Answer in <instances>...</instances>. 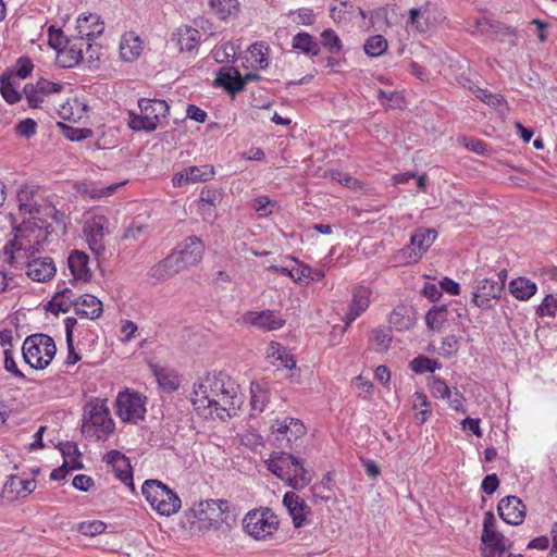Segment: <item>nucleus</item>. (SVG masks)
Segmentation results:
<instances>
[{
	"label": "nucleus",
	"mask_w": 557,
	"mask_h": 557,
	"mask_svg": "<svg viewBox=\"0 0 557 557\" xmlns=\"http://www.w3.org/2000/svg\"><path fill=\"white\" fill-rule=\"evenodd\" d=\"M214 85L223 87L231 95H235L243 90L242 74L234 66H224L214 79Z\"/></svg>",
	"instance_id": "26"
},
{
	"label": "nucleus",
	"mask_w": 557,
	"mask_h": 557,
	"mask_svg": "<svg viewBox=\"0 0 557 557\" xmlns=\"http://www.w3.org/2000/svg\"><path fill=\"white\" fill-rule=\"evenodd\" d=\"M387 49V40L381 36L375 35L368 38L364 44V52L370 57H379Z\"/></svg>",
	"instance_id": "45"
},
{
	"label": "nucleus",
	"mask_w": 557,
	"mask_h": 557,
	"mask_svg": "<svg viewBox=\"0 0 557 557\" xmlns=\"http://www.w3.org/2000/svg\"><path fill=\"white\" fill-rule=\"evenodd\" d=\"M536 314L540 318H555L557 314V295L548 294L536 308Z\"/></svg>",
	"instance_id": "47"
},
{
	"label": "nucleus",
	"mask_w": 557,
	"mask_h": 557,
	"mask_svg": "<svg viewBox=\"0 0 557 557\" xmlns=\"http://www.w3.org/2000/svg\"><path fill=\"white\" fill-rule=\"evenodd\" d=\"M268 49L263 42H256L250 46L249 51L252 58H255V62L261 67L264 69L268 66V59L264 57L263 49Z\"/></svg>",
	"instance_id": "58"
},
{
	"label": "nucleus",
	"mask_w": 557,
	"mask_h": 557,
	"mask_svg": "<svg viewBox=\"0 0 557 557\" xmlns=\"http://www.w3.org/2000/svg\"><path fill=\"white\" fill-rule=\"evenodd\" d=\"M440 367L441 366L436 361L425 356H418L414 359H412L409 363V368L411 369V371L419 374L424 372L433 373L436 369H440Z\"/></svg>",
	"instance_id": "46"
},
{
	"label": "nucleus",
	"mask_w": 557,
	"mask_h": 557,
	"mask_svg": "<svg viewBox=\"0 0 557 557\" xmlns=\"http://www.w3.org/2000/svg\"><path fill=\"white\" fill-rule=\"evenodd\" d=\"M74 310L83 318L95 320L102 313V302L96 296L86 294L77 298Z\"/></svg>",
	"instance_id": "29"
},
{
	"label": "nucleus",
	"mask_w": 557,
	"mask_h": 557,
	"mask_svg": "<svg viewBox=\"0 0 557 557\" xmlns=\"http://www.w3.org/2000/svg\"><path fill=\"white\" fill-rule=\"evenodd\" d=\"M4 355V369L15 375L16 377L24 379L25 375L21 372L15 363L11 349L5 348L2 350Z\"/></svg>",
	"instance_id": "59"
},
{
	"label": "nucleus",
	"mask_w": 557,
	"mask_h": 557,
	"mask_svg": "<svg viewBox=\"0 0 557 557\" xmlns=\"http://www.w3.org/2000/svg\"><path fill=\"white\" fill-rule=\"evenodd\" d=\"M436 236L437 233L433 228L416 230L410 237L409 245L397 252L396 259L405 264L418 262L434 243Z\"/></svg>",
	"instance_id": "8"
},
{
	"label": "nucleus",
	"mask_w": 557,
	"mask_h": 557,
	"mask_svg": "<svg viewBox=\"0 0 557 557\" xmlns=\"http://www.w3.org/2000/svg\"><path fill=\"white\" fill-rule=\"evenodd\" d=\"M297 17L294 20L297 24L300 25H312L315 21L314 13L311 9L302 8L299 9L297 12Z\"/></svg>",
	"instance_id": "64"
},
{
	"label": "nucleus",
	"mask_w": 557,
	"mask_h": 557,
	"mask_svg": "<svg viewBox=\"0 0 557 557\" xmlns=\"http://www.w3.org/2000/svg\"><path fill=\"white\" fill-rule=\"evenodd\" d=\"M141 493L150 506L162 516H172L181 508L180 497L159 480H146Z\"/></svg>",
	"instance_id": "5"
},
{
	"label": "nucleus",
	"mask_w": 557,
	"mask_h": 557,
	"mask_svg": "<svg viewBox=\"0 0 557 557\" xmlns=\"http://www.w3.org/2000/svg\"><path fill=\"white\" fill-rule=\"evenodd\" d=\"M447 321V309L446 306L434 307L429 310L425 315L426 325L431 330H440L443 324Z\"/></svg>",
	"instance_id": "43"
},
{
	"label": "nucleus",
	"mask_w": 557,
	"mask_h": 557,
	"mask_svg": "<svg viewBox=\"0 0 557 557\" xmlns=\"http://www.w3.org/2000/svg\"><path fill=\"white\" fill-rule=\"evenodd\" d=\"M89 257L81 251L73 250L67 258V265L73 275L72 282H88L91 278V271L88 267Z\"/></svg>",
	"instance_id": "24"
},
{
	"label": "nucleus",
	"mask_w": 557,
	"mask_h": 557,
	"mask_svg": "<svg viewBox=\"0 0 557 557\" xmlns=\"http://www.w3.org/2000/svg\"><path fill=\"white\" fill-rule=\"evenodd\" d=\"M243 523L245 531L256 540L272 535L278 528L277 516L270 508L249 511Z\"/></svg>",
	"instance_id": "6"
},
{
	"label": "nucleus",
	"mask_w": 557,
	"mask_h": 557,
	"mask_svg": "<svg viewBox=\"0 0 557 557\" xmlns=\"http://www.w3.org/2000/svg\"><path fill=\"white\" fill-rule=\"evenodd\" d=\"M63 38L62 32H60L58 37V44L54 45L55 48H59V53L57 57V61L62 67H73L84 60V51L83 48L77 46V44L72 45L69 48H60L62 45L61 39Z\"/></svg>",
	"instance_id": "30"
},
{
	"label": "nucleus",
	"mask_w": 557,
	"mask_h": 557,
	"mask_svg": "<svg viewBox=\"0 0 557 557\" xmlns=\"http://www.w3.org/2000/svg\"><path fill=\"white\" fill-rule=\"evenodd\" d=\"M332 479L331 475L327 473L323 476L322 481L319 483H315L311 487L312 493V499L314 503H318L320 500H329L332 497Z\"/></svg>",
	"instance_id": "41"
},
{
	"label": "nucleus",
	"mask_w": 557,
	"mask_h": 557,
	"mask_svg": "<svg viewBox=\"0 0 557 557\" xmlns=\"http://www.w3.org/2000/svg\"><path fill=\"white\" fill-rule=\"evenodd\" d=\"M37 123L33 119H25L16 125V132L26 138L36 133Z\"/></svg>",
	"instance_id": "62"
},
{
	"label": "nucleus",
	"mask_w": 557,
	"mask_h": 557,
	"mask_svg": "<svg viewBox=\"0 0 557 557\" xmlns=\"http://www.w3.org/2000/svg\"><path fill=\"white\" fill-rule=\"evenodd\" d=\"M222 200V191L216 188L203 187L200 191L199 201L201 203L200 210L203 216L214 215L212 208H215Z\"/></svg>",
	"instance_id": "38"
},
{
	"label": "nucleus",
	"mask_w": 557,
	"mask_h": 557,
	"mask_svg": "<svg viewBox=\"0 0 557 557\" xmlns=\"http://www.w3.org/2000/svg\"><path fill=\"white\" fill-rule=\"evenodd\" d=\"M283 505L292 517L295 528H301L307 523V518L311 515V508L302 498H300L299 495L294 492L285 493L283 497Z\"/></svg>",
	"instance_id": "17"
},
{
	"label": "nucleus",
	"mask_w": 557,
	"mask_h": 557,
	"mask_svg": "<svg viewBox=\"0 0 557 557\" xmlns=\"http://www.w3.org/2000/svg\"><path fill=\"white\" fill-rule=\"evenodd\" d=\"M173 251L177 255L183 267L187 269L202 260L205 244L199 237L189 236L177 244Z\"/></svg>",
	"instance_id": "12"
},
{
	"label": "nucleus",
	"mask_w": 557,
	"mask_h": 557,
	"mask_svg": "<svg viewBox=\"0 0 557 557\" xmlns=\"http://www.w3.org/2000/svg\"><path fill=\"white\" fill-rule=\"evenodd\" d=\"M284 481L294 490H302L311 482V475L298 459L296 465L290 469L289 475H286Z\"/></svg>",
	"instance_id": "37"
},
{
	"label": "nucleus",
	"mask_w": 557,
	"mask_h": 557,
	"mask_svg": "<svg viewBox=\"0 0 557 557\" xmlns=\"http://www.w3.org/2000/svg\"><path fill=\"white\" fill-rule=\"evenodd\" d=\"M244 320L246 323L263 331L278 330L285 324V320L271 310L248 311L244 314Z\"/></svg>",
	"instance_id": "20"
},
{
	"label": "nucleus",
	"mask_w": 557,
	"mask_h": 557,
	"mask_svg": "<svg viewBox=\"0 0 557 557\" xmlns=\"http://www.w3.org/2000/svg\"><path fill=\"white\" fill-rule=\"evenodd\" d=\"M372 338L376 344V350H386L391 344L392 335L388 330L375 329L372 331Z\"/></svg>",
	"instance_id": "56"
},
{
	"label": "nucleus",
	"mask_w": 557,
	"mask_h": 557,
	"mask_svg": "<svg viewBox=\"0 0 557 557\" xmlns=\"http://www.w3.org/2000/svg\"><path fill=\"white\" fill-rule=\"evenodd\" d=\"M103 460L112 467L115 476L134 491L133 472L128 458L119 450H110Z\"/></svg>",
	"instance_id": "18"
},
{
	"label": "nucleus",
	"mask_w": 557,
	"mask_h": 557,
	"mask_svg": "<svg viewBox=\"0 0 557 557\" xmlns=\"http://www.w3.org/2000/svg\"><path fill=\"white\" fill-rule=\"evenodd\" d=\"M158 383L161 387L166 388L168 391H175L180 382L177 380L176 375L163 373V372H157L156 373Z\"/></svg>",
	"instance_id": "60"
},
{
	"label": "nucleus",
	"mask_w": 557,
	"mask_h": 557,
	"mask_svg": "<svg viewBox=\"0 0 557 557\" xmlns=\"http://www.w3.org/2000/svg\"><path fill=\"white\" fill-rule=\"evenodd\" d=\"M143 51V41L135 33H126L120 41V54L126 62L136 60Z\"/></svg>",
	"instance_id": "32"
},
{
	"label": "nucleus",
	"mask_w": 557,
	"mask_h": 557,
	"mask_svg": "<svg viewBox=\"0 0 557 557\" xmlns=\"http://www.w3.org/2000/svg\"><path fill=\"white\" fill-rule=\"evenodd\" d=\"M32 253H34V245L20 227L16 228L14 238L4 246V261L13 265L21 259H27Z\"/></svg>",
	"instance_id": "13"
},
{
	"label": "nucleus",
	"mask_w": 557,
	"mask_h": 557,
	"mask_svg": "<svg viewBox=\"0 0 557 557\" xmlns=\"http://www.w3.org/2000/svg\"><path fill=\"white\" fill-rule=\"evenodd\" d=\"M17 201L20 211L23 214L33 215L34 212H38V209L35 208V203L33 202V190L28 187H23L17 191Z\"/></svg>",
	"instance_id": "44"
},
{
	"label": "nucleus",
	"mask_w": 557,
	"mask_h": 557,
	"mask_svg": "<svg viewBox=\"0 0 557 557\" xmlns=\"http://www.w3.org/2000/svg\"><path fill=\"white\" fill-rule=\"evenodd\" d=\"M184 270L185 268L177 258V255L172 251L169 256L150 268L149 275L152 278L163 282Z\"/></svg>",
	"instance_id": "21"
},
{
	"label": "nucleus",
	"mask_w": 557,
	"mask_h": 557,
	"mask_svg": "<svg viewBox=\"0 0 557 557\" xmlns=\"http://www.w3.org/2000/svg\"><path fill=\"white\" fill-rule=\"evenodd\" d=\"M499 517L508 524L519 525L525 517V506L517 496H507L498 503Z\"/></svg>",
	"instance_id": "15"
},
{
	"label": "nucleus",
	"mask_w": 557,
	"mask_h": 557,
	"mask_svg": "<svg viewBox=\"0 0 557 557\" xmlns=\"http://www.w3.org/2000/svg\"><path fill=\"white\" fill-rule=\"evenodd\" d=\"M55 265L51 258H34L27 262V275L37 282H46L55 274Z\"/></svg>",
	"instance_id": "25"
},
{
	"label": "nucleus",
	"mask_w": 557,
	"mask_h": 557,
	"mask_svg": "<svg viewBox=\"0 0 557 557\" xmlns=\"http://www.w3.org/2000/svg\"><path fill=\"white\" fill-rule=\"evenodd\" d=\"M298 458L287 453L273 454L268 462L269 470L281 480H285L289 475L293 466L296 465Z\"/></svg>",
	"instance_id": "31"
},
{
	"label": "nucleus",
	"mask_w": 557,
	"mask_h": 557,
	"mask_svg": "<svg viewBox=\"0 0 557 557\" xmlns=\"http://www.w3.org/2000/svg\"><path fill=\"white\" fill-rule=\"evenodd\" d=\"M63 85L53 83L45 78H40L36 84H26L23 92L27 99L29 107L38 108L44 101V97L50 94L60 92Z\"/></svg>",
	"instance_id": "14"
},
{
	"label": "nucleus",
	"mask_w": 557,
	"mask_h": 557,
	"mask_svg": "<svg viewBox=\"0 0 557 557\" xmlns=\"http://www.w3.org/2000/svg\"><path fill=\"white\" fill-rule=\"evenodd\" d=\"M429 387L435 398L446 399L451 397L450 388L441 377L432 376L429 382Z\"/></svg>",
	"instance_id": "50"
},
{
	"label": "nucleus",
	"mask_w": 557,
	"mask_h": 557,
	"mask_svg": "<svg viewBox=\"0 0 557 557\" xmlns=\"http://www.w3.org/2000/svg\"><path fill=\"white\" fill-rule=\"evenodd\" d=\"M214 176V169L212 165L206 164L201 166H189L184 171L176 173L173 178V185L181 187L187 184L198 182H207Z\"/></svg>",
	"instance_id": "19"
},
{
	"label": "nucleus",
	"mask_w": 557,
	"mask_h": 557,
	"mask_svg": "<svg viewBox=\"0 0 557 557\" xmlns=\"http://www.w3.org/2000/svg\"><path fill=\"white\" fill-rule=\"evenodd\" d=\"M107 525L102 521H85L79 523L78 531L81 534L86 536H96L104 532Z\"/></svg>",
	"instance_id": "52"
},
{
	"label": "nucleus",
	"mask_w": 557,
	"mask_h": 557,
	"mask_svg": "<svg viewBox=\"0 0 557 557\" xmlns=\"http://www.w3.org/2000/svg\"><path fill=\"white\" fill-rule=\"evenodd\" d=\"M139 113L129 111L128 126L133 131L152 132L169 113V104L161 99L141 98L138 100Z\"/></svg>",
	"instance_id": "3"
},
{
	"label": "nucleus",
	"mask_w": 557,
	"mask_h": 557,
	"mask_svg": "<svg viewBox=\"0 0 557 557\" xmlns=\"http://www.w3.org/2000/svg\"><path fill=\"white\" fill-rule=\"evenodd\" d=\"M174 37L180 51H191L200 41V32L196 28L184 25L176 29Z\"/></svg>",
	"instance_id": "34"
},
{
	"label": "nucleus",
	"mask_w": 557,
	"mask_h": 557,
	"mask_svg": "<svg viewBox=\"0 0 557 557\" xmlns=\"http://www.w3.org/2000/svg\"><path fill=\"white\" fill-rule=\"evenodd\" d=\"M77 298L71 288H63L59 290L53 298L48 302L47 310L58 313L67 312L72 307L75 308Z\"/></svg>",
	"instance_id": "35"
},
{
	"label": "nucleus",
	"mask_w": 557,
	"mask_h": 557,
	"mask_svg": "<svg viewBox=\"0 0 557 557\" xmlns=\"http://www.w3.org/2000/svg\"><path fill=\"white\" fill-rule=\"evenodd\" d=\"M508 289L516 299L527 301L536 294L537 286L533 281L519 276L509 282Z\"/></svg>",
	"instance_id": "33"
},
{
	"label": "nucleus",
	"mask_w": 557,
	"mask_h": 557,
	"mask_svg": "<svg viewBox=\"0 0 557 557\" xmlns=\"http://www.w3.org/2000/svg\"><path fill=\"white\" fill-rule=\"evenodd\" d=\"M114 430V422L107 406V399H92L84 408L82 432L97 440L106 438Z\"/></svg>",
	"instance_id": "2"
},
{
	"label": "nucleus",
	"mask_w": 557,
	"mask_h": 557,
	"mask_svg": "<svg viewBox=\"0 0 557 557\" xmlns=\"http://www.w3.org/2000/svg\"><path fill=\"white\" fill-rule=\"evenodd\" d=\"M211 11L221 20H225L237 9V0H210Z\"/></svg>",
	"instance_id": "42"
},
{
	"label": "nucleus",
	"mask_w": 557,
	"mask_h": 557,
	"mask_svg": "<svg viewBox=\"0 0 557 557\" xmlns=\"http://www.w3.org/2000/svg\"><path fill=\"white\" fill-rule=\"evenodd\" d=\"M250 416H258L271 409V393L265 382H252L250 385Z\"/></svg>",
	"instance_id": "22"
},
{
	"label": "nucleus",
	"mask_w": 557,
	"mask_h": 557,
	"mask_svg": "<svg viewBox=\"0 0 557 557\" xmlns=\"http://www.w3.org/2000/svg\"><path fill=\"white\" fill-rule=\"evenodd\" d=\"M496 28L494 40L506 42L509 46H515L517 44V32L512 27L499 23V25H496Z\"/></svg>",
	"instance_id": "51"
},
{
	"label": "nucleus",
	"mask_w": 557,
	"mask_h": 557,
	"mask_svg": "<svg viewBox=\"0 0 557 557\" xmlns=\"http://www.w3.org/2000/svg\"><path fill=\"white\" fill-rule=\"evenodd\" d=\"M268 358L272 363L280 362L286 369H294L296 361L293 356L287 352V349L278 343H271L267 350Z\"/></svg>",
	"instance_id": "39"
},
{
	"label": "nucleus",
	"mask_w": 557,
	"mask_h": 557,
	"mask_svg": "<svg viewBox=\"0 0 557 557\" xmlns=\"http://www.w3.org/2000/svg\"><path fill=\"white\" fill-rule=\"evenodd\" d=\"M292 46L306 54L318 55L320 52V45L308 33H298L294 36Z\"/></svg>",
	"instance_id": "40"
},
{
	"label": "nucleus",
	"mask_w": 557,
	"mask_h": 557,
	"mask_svg": "<svg viewBox=\"0 0 557 557\" xmlns=\"http://www.w3.org/2000/svg\"><path fill=\"white\" fill-rule=\"evenodd\" d=\"M499 23L500 22L488 18H479L474 22V29L472 30V34L485 36L486 38L494 40L495 30L497 29L496 25H499Z\"/></svg>",
	"instance_id": "48"
},
{
	"label": "nucleus",
	"mask_w": 557,
	"mask_h": 557,
	"mask_svg": "<svg viewBox=\"0 0 557 557\" xmlns=\"http://www.w3.org/2000/svg\"><path fill=\"white\" fill-rule=\"evenodd\" d=\"M483 557H504L506 554L505 537L502 533H492L487 537H481Z\"/></svg>",
	"instance_id": "36"
},
{
	"label": "nucleus",
	"mask_w": 557,
	"mask_h": 557,
	"mask_svg": "<svg viewBox=\"0 0 557 557\" xmlns=\"http://www.w3.org/2000/svg\"><path fill=\"white\" fill-rule=\"evenodd\" d=\"M115 413L123 422L138 423L144 420L146 414V397L128 389L119 393L115 400Z\"/></svg>",
	"instance_id": "7"
},
{
	"label": "nucleus",
	"mask_w": 557,
	"mask_h": 557,
	"mask_svg": "<svg viewBox=\"0 0 557 557\" xmlns=\"http://www.w3.org/2000/svg\"><path fill=\"white\" fill-rule=\"evenodd\" d=\"M351 8L352 5L346 1L335 0L330 8L331 17L334 21H342L345 18L348 9Z\"/></svg>",
	"instance_id": "57"
},
{
	"label": "nucleus",
	"mask_w": 557,
	"mask_h": 557,
	"mask_svg": "<svg viewBox=\"0 0 557 557\" xmlns=\"http://www.w3.org/2000/svg\"><path fill=\"white\" fill-rule=\"evenodd\" d=\"M23 358L26 363L36 370L47 368L57 352V346L51 336L47 334H33L24 341Z\"/></svg>",
	"instance_id": "4"
},
{
	"label": "nucleus",
	"mask_w": 557,
	"mask_h": 557,
	"mask_svg": "<svg viewBox=\"0 0 557 557\" xmlns=\"http://www.w3.org/2000/svg\"><path fill=\"white\" fill-rule=\"evenodd\" d=\"M474 92L479 99H481L483 102L487 103L494 109H498L505 103V99L503 96L493 95L488 92L486 89L478 88Z\"/></svg>",
	"instance_id": "55"
},
{
	"label": "nucleus",
	"mask_w": 557,
	"mask_h": 557,
	"mask_svg": "<svg viewBox=\"0 0 557 557\" xmlns=\"http://www.w3.org/2000/svg\"><path fill=\"white\" fill-rule=\"evenodd\" d=\"M409 24L414 26L420 33H425L429 29L428 17H424L421 9H410L409 11Z\"/></svg>",
	"instance_id": "54"
},
{
	"label": "nucleus",
	"mask_w": 557,
	"mask_h": 557,
	"mask_svg": "<svg viewBox=\"0 0 557 557\" xmlns=\"http://www.w3.org/2000/svg\"><path fill=\"white\" fill-rule=\"evenodd\" d=\"M72 485L79 491L87 492L95 485V482L89 475L77 474L74 476Z\"/></svg>",
	"instance_id": "63"
},
{
	"label": "nucleus",
	"mask_w": 557,
	"mask_h": 557,
	"mask_svg": "<svg viewBox=\"0 0 557 557\" xmlns=\"http://www.w3.org/2000/svg\"><path fill=\"white\" fill-rule=\"evenodd\" d=\"M103 225H104V218L97 216V218L92 219L90 225L88 226V230L85 231L89 249L96 256H99L104 250Z\"/></svg>",
	"instance_id": "28"
},
{
	"label": "nucleus",
	"mask_w": 557,
	"mask_h": 557,
	"mask_svg": "<svg viewBox=\"0 0 557 557\" xmlns=\"http://www.w3.org/2000/svg\"><path fill=\"white\" fill-rule=\"evenodd\" d=\"M0 91L5 101L11 104L21 100V94L13 87L11 78L4 75L0 77Z\"/></svg>",
	"instance_id": "49"
},
{
	"label": "nucleus",
	"mask_w": 557,
	"mask_h": 557,
	"mask_svg": "<svg viewBox=\"0 0 557 557\" xmlns=\"http://www.w3.org/2000/svg\"><path fill=\"white\" fill-rule=\"evenodd\" d=\"M323 45L331 53H337L342 49V42L338 36L332 29H324L321 34Z\"/></svg>",
	"instance_id": "53"
},
{
	"label": "nucleus",
	"mask_w": 557,
	"mask_h": 557,
	"mask_svg": "<svg viewBox=\"0 0 557 557\" xmlns=\"http://www.w3.org/2000/svg\"><path fill=\"white\" fill-rule=\"evenodd\" d=\"M326 177H330L332 181L338 182L343 186L350 187L357 183V180L350 176L347 173L337 171V170H331L325 174Z\"/></svg>",
	"instance_id": "61"
},
{
	"label": "nucleus",
	"mask_w": 557,
	"mask_h": 557,
	"mask_svg": "<svg viewBox=\"0 0 557 557\" xmlns=\"http://www.w3.org/2000/svg\"><path fill=\"white\" fill-rule=\"evenodd\" d=\"M371 290L364 286H358L352 290V300L349 306V311L346 314V324H350L355 321L370 304Z\"/></svg>",
	"instance_id": "27"
},
{
	"label": "nucleus",
	"mask_w": 557,
	"mask_h": 557,
	"mask_svg": "<svg viewBox=\"0 0 557 557\" xmlns=\"http://www.w3.org/2000/svg\"><path fill=\"white\" fill-rule=\"evenodd\" d=\"M76 30L82 40L91 41L103 33L104 24L100 21L99 15L89 13L77 18Z\"/></svg>",
	"instance_id": "23"
},
{
	"label": "nucleus",
	"mask_w": 557,
	"mask_h": 557,
	"mask_svg": "<svg viewBox=\"0 0 557 557\" xmlns=\"http://www.w3.org/2000/svg\"><path fill=\"white\" fill-rule=\"evenodd\" d=\"M36 488L35 479H24L17 474H10L2 490V496L11 502L25 498Z\"/></svg>",
	"instance_id": "16"
},
{
	"label": "nucleus",
	"mask_w": 557,
	"mask_h": 557,
	"mask_svg": "<svg viewBox=\"0 0 557 557\" xmlns=\"http://www.w3.org/2000/svg\"><path fill=\"white\" fill-rule=\"evenodd\" d=\"M503 292V283L494 277L476 280L473 286L472 301L482 310L493 307L492 301L499 298Z\"/></svg>",
	"instance_id": "10"
},
{
	"label": "nucleus",
	"mask_w": 557,
	"mask_h": 557,
	"mask_svg": "<svg viewBox=\"0 0 557 557\" xmlns=\"http://www.w3.org/2000/svg\"><path fill=\"white\" fill-rule=\"evenodd\" d=\"M191 403L199 416L222 421L236 416L243 404L237 386L226 376H207L195 385Z\"/></svg>",
	"instance_id": "1"
},
{
	"label": "nucleus",
	"mask_w": 557,
	"mask_h": 557,
	"mask_svg": "<svg viewBox=\"0 0 557 557\" xmlns=\"http://www.w3.org/2000/svg\"><path fill=\"white\" fill-rule=\"evenodd\" d=\"M228 509V502L223 499H208L199 503L191 509L195 519L208 522L209 525L224 521L223 515Z\"/></svg>",
	"instance_id": "11"
},
{
	"label": "nucleus",
	"mask_w": 557,
	"mask_h": 557,
	"mask_svg": "<svg viewBox=\"0 0 557 557\" xmlns=\"http://www.w3.org/2000/svg\"><path fill=\"white\" fill-rule=\"evenodd\" d=\"M271 432L281 446H289L306 434V426L301 420L286 417L276 419L271 424Z\"/></svg>",
	"instance_id": "9"
}]
</instances>
